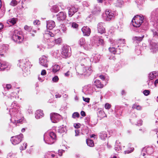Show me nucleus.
I'll return each mask as SVG.
<instances>
[{"mask_svg": "<svg viewBox=\"0 0 158 158\" xmlns=\"http://www.w3.org/2000/svg\"><path fill=\"white\" fill-rule=\"evenodd\" d=\"M56 136L53 132H48L44 135V140L45 143L48 144H52L56 141Z\"/></svg>", "mask_w": 158, "mask_h": 158, "instance_id": "3", "label": "nucleus"}, {"mask_svg": "<svg viewBox=\"0 0 158 158\" xmlns=\"http://www.w3.org/2000/svg\"><path fill=\"white\" fill-rule=\"evenodd\" d=\"M106 16H104V19L106 21H110L113 19L114 17L113 12L109 10H106Z\"/></svg>", "mask_w": 158, "mask_h": 158, "instance_id": "12", "label": "nucleus"}, {"mask_svg": "<svg viewBox=\"0 0 158 158\" xmlns=\"http://www.w3.org/2000/svg\"><path fill=\"white\" fill-rule=\"evenodd\" d=\"M12 40L18 44L21 43L23 40V38L22 36H21L18 35L17 31H15L12 37Z\"/></svg>", "mask_w": 158, "mask_h": 158, "instance_id": "7", "label": "nucleus"}, {"mask_svg": "<svg viewBox=\"0 0 158 158\" xmlns=\"http://www.w3.org/2000/svg\"><path fill=\"white\" fill-rule=\"evenodd\" d=\"M60 69V66L58 64H55L52 66V70L53 73H55L59 71Z\"/></svg>", "mask_w": 158, "mask_h": 158, "instance_id": "30", "label": "nucleus"}, {"mask_svg": "<svg viewBox=\"0 0 158 158\" xmlns=\"http://www.w3.org/2000/svg\"><path fill=\"white\" fill-rule=\"evenodd\" d=\"M98 43L97 44V45L98 46L100 45H102L103 43V40L101 38H99L98 39Z\"/></svg>", "mask_w": 158, "mask_h": 158, "instance_id": "50", "label": "nucleus"}, {"mask_svg": "<svg viewBox=\"0 0 158 158\" xmlns=\"http://www.w3.org/2000/svg\"><path fill=\"white\" fill-rule=\"evenodd\" d=\"M79 59L81 65L87 66L88 64H90V60L87 56L83 53H81Z\"/></svg>", "mask_w": 158, "mask_h": 158, "instance_id": "5", "label": "nucleus"}, {"mask_svg": "<svg viewBox=\"0 0 158 158\" xmlns=\"http://www.w3.org/2000/svg\"><path fill=\"white\" fill-rule=\"evenodd\" d=\"M47 28L51 30L55 27V22L53 20H49L47 22Z\"/></svg>", "mask_w": 158, "mask_h": 158, "instance_id": "21", "label": "nucleus"}, {"mask_svg": "<svg viewBox=\"0 0 158 158\" xmlns=\"http://www.w3.org/2000/svg\"><path fill=\"white\" fill-rule=\"evenodd\" d=\"M86 142L88 145L90 147H92L94 146V143L93 140L90 139H87L86 140Z\"/></svg>", "mask_w": 158, "mask_h": 158, "instance_id": "33", "label": "nucleus"}, {"mask_svg": "<svg viewBox=\"0 0 158 158\" xmlns=\"http://www.w3.org/2000/svg\"><path fill=\"white\" fill-rule=\"evenodd\" d=\"M67 131L66 126L64 125L60 126L58 127V132L59 133H62L66 132Z\"/></svg>", "mask_w": 158, "mask_h": 158, "instance_id": "25", "label": "nucleus"}, {"mask_svg": "<svg viewBox=\"0 0 158 158\" xmlns=\"http://www.w3.org/2000/svg\"><path fill=\"white\" fill-rule=\"evenodd\" d=\"M100 11V9L99 7H95L93 11L94 14H96Z\"/></svg>", "mask_w": 158, "mask_h": 158, "instance_id": "42", "label": "nucleus"}, {"mask_svg": "<svg viewBox=\"0 0 158 158\" xmlns=\"http://www.w3.org/2000/svg\"><path fill=\"white\" fill-rule=\"evenodd\" d=\"M40 64L41 65L47 67L48 66V61L47 57L45 56H43L39 59Z\"/></svg>", "mask_w": 158, "mask_h": 158, "instance_id": "16", "label": "nucleus"}, {"mask_svg": "<svg viewBox=\"0 0 158 158\" xmlns=\"http://www.w3.org/2000/svg\"><path fill=\"white\" fill-rule=\"evenodd\" d=\"M78 43L81 46H83L84 47V46L85 44V39L83 38H81L79 40Z\"/></svg>", "mask_w": 158, "mask_h": 158, "instance_id": "32", "label": "nucleus"}, {"mask_svg": "<svg viewBox=\"0 0 158 158\" xmlns=\"http://www.w3.org/2000/svg\"><path fill=\"white\" fill-rule=\"evenodd\" d=\"M93 46L91 45H90V44H85L84 46V48L86 50H88L90 49H91L92 48Z\"/></svg>", "mask_w": 158, "mask_h": 158, "instance_id": "44", "label": "nucleus"}, {"mask_svg": "<svg viewBox=\"0 0 158 158\" xmlns=\"http://www.w3.org/2000/svg\"><path fill=\"white\" fill-rule=\"evenodd\" d=\"M75 136H77L79 135V131L78 130L76 129L75 130Z\"/></svg>", "mask_w": 158, "mask_h": 158, "instance_id": "64", "label": "nucleus"}, {"mask_svg": "<svg viewBox=\"0 0 158 158\" xmlns=\"http://www.w3.org/2000/svg\"><path fill=\"white\" fill-rule=\"evenodd\" d=\"M132 108L133 109H135L138 110H140L142 109L141 107L139 105H137L136 104H134L132 106Z\"/></svg>", "mask_w": 158, "mask_h": 158, "instance_id": "43", "label": "nucleus"}, {"mask_svg": "<svg viewBox=\"0 0 158 158\" xmlns=\"http://www.w3.org/2000/svg\"><path fill=\"white\" fill-rule=\"evenodd\" d=\"M40 23V22L39 20H35L34 21L33 23L35 25H38Z\"/></svg>", "mask_w": 158, "mask_h": 158, "instance_id": "63", "label": "nucleus"}, {"mask_svg": "<svg viewBox=\"0 0 158 158\" xmlns=\"http://www.w3.org/2000/svg\"><path fill=\"white\" fill-rule=\"evenodd\" d=\"M44 115V114L42 110H36L35 113V117L36 119H39L42 117Z\"/></svg>", "mask_w": 158, "mask_h": 158, "instance_id": "22", "label": "nucleus"}, {"mask_svg": "<svg viewBox=\"0 0 158 158\" xmlns=\"http://www.w3.org/2000/svg\"><path fill=\"white\" fill-rule=\"evenodd\" d=\"M24 29L28 32L31 31L32 27L31 26H28L27 25H25L24 27Z\"/></svg>", "mask_w": 158, "mask_h": 158, "instance_id": "46", "label": "nucleus"}, {"mask_svg": "<svg viewBox=\"0 0 158 158\" xmlns=\"http://www.w3.org/2000/svg\"><path fill=\"white\" fill-rule=\"evenodd\" d=\"M122 108L119 106H116L115 107V112L116 114L121 115L122 113Z\"/></svg>", "mask_w": 158, "mask_h": 158, "instance_id": "26", "label": "nucleus"}, {"mask_svg": "<svg viewBox=\"0 0 158 158\" xmlns=\"http://www.w3.org/2000/svg\"><path fill=\"white\" fill-rule=\"evenodd\" d=\"M104 24V23L100 22L99 23L98 25V31L101 34L105 33L106 32L105 29L103 27Z\"/></svg>", "mask_w": 158, "mask_h": 158, "instance_id": "17", "label": "nucleus"}, {"mask_svg": "<svg viewBox=\"0 0 158 158\" xmlns=\"http://www.w3.org/2000/svg\"><path fill=\"white\" fill-rule=\"evenodd\" d=\"M99 136L100 138L103 140L106 139L107 137V134L105 131H102L100 133Z\"/></svg>", "mask_w": 158, "mask_h": 158, "instance_id": "29", "label": "nucleus"}, {"mask_svg": "<svg viewBox=\"0 0 158 158\" xmlns=\"http://www.w3.org/2000/svg\"><path fill=\"white\" fill-rule=\"evenodd\" d=\"M82 90L86 95H91L93 92V88L91 85L85 86Z\"/></svg>", "mask_w": 158, "mask_h": 158, "instance_id": "9", "label": "nucleus"}, {"mask_svg": "<svg viewBox=\"0 0 158 158\" xmlns=\"http://www.w3.org/2000/svg\"><path fill=\"white\" fill-rule=\"evenodd\" d=\"M62 40L60 38H58L57 39H55V44H59L61 43Z\"/></svg>", "mask_w": 158, "mask_h": 158, "instance_id": "51", "label": "nucleus"}, {"mask_svg": "<svg viewBox=\"0 0 158 158\" xmlns=\"http://www.w3.org/2000/svg\"><path fill=\"white\" fill-rule=\"evenodd\" d=\"M111 107V105L108 103H106L105 105V107L106 109H110Z\"/></svg>", "mask_w": 158, "mask_h": 158, "instance_id": "54", "label": "nucleus"}, {"mask_svg": "<svg viewBox=\"0 0 158 158\" xmlns=\"http://www.w3.org/2000/svg\"><path fill=\"white\" fill-rule=\"evenodd\" d=\"M67 9L68 10L69 16L70 17H71L78 10V6L76 5L68 7Z\"/></svg>", "mask_w": 158, "mask_h": 158, "instance_id": "10", "label": "nucleus"}, {"mask_svg": "<svg viewBox=\"0 0 158 158\" xmlns=\"http://www.w3.org/2000/svg\"><path fill=\"white\" fill-rule=\"evenodd\" d=\"M76 69L77 73L79 75H84L89 76L92 72V70L90 68L83 66V65L81 64L80 65L77 66Z\"/></svg>", "mask_w": 158, "mask_h": 158, "instance_id": "4", "label": "nucleus"}, {"mask_svg": "<svg viewBox=\"0 0 158 158\" xmlns=\"http://www.w3.org/2000/svg\"><path fill=\"white\" fill-rule=\"evenodd\" d=\"M151 48L153 50V51H156L158 49V47H156V44L152 43Z\"/></svg>", "mask_w": 158, "mask_h": 158, "instance_id": "49", "label": "nucleus"}, {"mask_svg": "<svg viewBox=\"0 0 158 158\" xmlns=\"http://www.w3.org/2000/svg\"><path fill=\"white\" fill-rule=\"evenodd\" d=\"M95 78H99L101 79H108L109 78L107 75L106 74H97L95 76Z\"/></svg>", "mask_w": 158, "mask_h": 158, "instance_id": "24", "label": "nucleus"}, {"mask_svg": "<svg viewBox=\"0 0 158 158\" xmlns=\"http://www.w3.org/2000/svg\"><path fill=\"white\" fill-rule=\"evenodd\" d=\"M27 146V143H24L21 146V147L20 148V150H23L26 149Z\"/></svg>", "mask_w": 158, "mask_h": 158, "instance_id": "53", "label": "nucleus"}, {"mask_svg": "<svg viewBox=\"0 0 158 158\" xmlns=\"http://www.w3.org/2000/svg\"><path fill=\"white\" fill-rule=\"evenodd\" d=\"M54 34L52 31H47L44 35V40L49 48H51L55 45Z\"/></svg>", "mask_w": 158, "mask_h": 158, "instance_id": "2", "label": "nucleus"}, {"mask_svg": "<svg viewBox=\"0 0 158 158\" xmlns=\"http://www.w3.org/2000/svg\"><path fill=\"white\" fill-rule=\"evenodd\" d=\"M64 152V150L62 149L59 150L58 151V154L59 156H61L62 155V154Z\"/></svg>", "mask_w": 158, "mask_h": 158, "instance_id": "57", "label": "nucleus"}, {"mask_svg": "<svg viewBox=\"0 0 158 158\" xmlns=\"http://www.w3.org/2000/svg\"><path fill=\"white\" fill-rule=\"evenodd\" d=\"M112 45L114 46V47L118 48L119 47V45L118 44V40H114L111 41Z\"/></svg>", "mask_w": 158, "mask_h": 158, "instance_id": "41", "label": "nucleus"}, {"mask_svg": "<svg viewBox=\"0 0 158 158\" xmlns=\"http://www.w3.org/2000/svg\"><path fill=\"white\" fill-rule=\"evenodd\" d=\"M146 152L148 154H151L153 152V149L151 147H148L147 148Z\"/></svg>", "mask_w": 158, "mask_h": 158, "instance_id": "48", "label": "nucleus"}, {"mask_svg": "<svg viewBox=\"0 0 158 158\" xmlns=\"http://www.w3.org/2000/svg\"><path fill=\"white\" fill-rule=\"evenodd\" d=\"M80 124L79 123L74 124L73 126L75 128L78 129L80 127Z\"/></svg>", "mask_w": 158, "mask_h": 158, "instance_id": "58", "label": "nucleus"}, {"mask_svg": "<svg viewBox=\"0 0 158 158\" xmlns=\"http://www.w3.org/2000/svg\"><path fill=\"white\" fill-rule=\"evenodd\" d=\"M16 22V19L15 18H13L11 19H9L7 21V23L9 24H10V25H14Z\"/></svg>", "mask_w": 158, "mask_h": 158, "instance_id": "36", "label": "nucleus"}, {"mask_svg": "<svg viewBox=\"0 0 158 158\" xmlns=\"http://www.w3.org/2000/svg\"><path fill=\"white\" fill-rule=\"evenodd\" d=\"M149 79H153L155 78L158 79V71H153L149 74Z\"/></svg>", "mask_w": 158, "mask_h": 158, "instance_id": "23", "label": "nucleus"}, {"mask_svg": "<svg viewBox=\"0 0 158 158\" xmlns=\"http://www.w3.org/2000/svg\"><path fill=\"white\" fill-rule=\"evenodd\" d=\"M78 26V25L75 23H73L72 24V27L73 28H77Z\"/></svg>", "mask_w": 158, "mask_h": 158, "instance_id": "56", "label": "nucleus"}, {"mask_svg": "<svg viewBox=\"0 0 158 158\" xmlns=\"http://www.w3.org/2000/svg\"><path fill=\"white\" fill-rule=\"evenodd\" d=\"M10 68V65L6 61L0 62V71L4 70L5 69L8 70Z\"/></svg>", "mask_w": 158, "mask_h": 158, "instance_id": "13", "label": "nucleus"}, {"mask_svg": "<svg viewBox=\"0 0 158 158\" xmlns=\"http://www.w3.org/2000/svg\"><path fill=\"white\" fill-rule=\"evenodd\" d=\"M118 44L119 45L120 44H125V39L122 40L121 39H119V40H118Z\"/></svg>", "mask_w": 158, "mask_h": 158, "instance_id": "52", "label": "nucleus"}, {"mask_svg": "<svg viewBox=\"0 0 158 158\" xmlns=\"http://www.w3.org/2000/svg\"><path fill=\"white\" fill-rule=\"evenodd\" d=\"M30 62L27 59L20 60L18 65L21 68L23 71V75L26 77L29 74L30 71L29 70L30 68Z\"/></svg>", "mask_w": 158, "mask_h": 158, "instance_id": "1", "label": "nucleus"}, {"mask_svg": "<svg viewBox=\"0 0 158 158\" xmlns=\"http://www.w3.org/2000/svg\"><path fill=\"white\" fill-rule=\"evenodd\" d=\"M81 30L84 35L89 36L91 33L90 29L87 26L83 27Z\"/></svg>", "mask_w": 158, "mask_h": 158, "instance_id": "20", "label": "nucleus"}, {"mask_svg": "<svg viewBox=\"0 0 158 158\" xmlns=\"http://www.w3.org/2000/svg\"><path fill=\"white\" fill-rule=\"evenodd\" d=\"M141 21H139L135 16L133 19L131 21L133 26L136 27H139L142 24Z\"/></svg>", "mask_w": 158, "mask_h": 158, "instance_id": "18", "label": "nucleus"}, {"mask_svg": "<svg viewBox=\"0 0 158 158\" xmlns=\"http://www.w3.org/2000/svg\"><path fill=\"white\" fill-rule=\"evenodd\" d=\"M80 116L79 114L77 112H74L72 114V117L73 118H79Z\"/></svg>", "mask_w": 158, "mask_h": 158, "instance_id": "47", "label": "nucleus"}, {"mask_svg": "<svg viewBox=\"0 0 158 158\" xmlns=\"http://www.w3.org/2000/svg\"><path fill=\"white\" fill-rule=\"evenodd\" d=\"M20 0H12L10 4L12 6H16L18 3L20 2Z\"/></svg>", "mask_w": 158, "mask_h": 158, "instance_id": "40", "label": "nucleus"}, {"mask_svg": "<svg viewBox=\"0 0 158 158\" xmlns=\"http://www.w3.org/2000/svg\"><path fill=\"white\" fill-rule=\"evenodd\" d=\"M120 143L117 140L115 142L114 149L118 152H119L121 150Z\"/></svg>", "mask_w": 158, "mask_h": 158, "instance_id": "28", "label": "nucleus"}, {"mask_svg": "<svg viewBox=\"0 0 158 158\" xmlns=\"http://www.w3.org/2000/svg\"><path fill=\"white\" fill-rule=\"evenodd\" d=\"M134 150V148H131V150H126V151H124V153H125V154L129 153H131L132 152H133Z\"/></svg>", "mask_w": 158, "mask_h": 158, "instance_id": "59", "label": "nucleus"}, {"mask_svg": "<svg viewBox=\"0 0 158 158\" xmlns=\"http://www.w3.org/2000/svg\"><path fill=\"white\" fill-rule=\"evenodd\" d=\"M144 36H143L141 37L140 36H135L134 37L132 38V40L134 41H136L137 42H140L142 40Z\"/></svg>", "mask_w": 158, "mask_h": 158, "instance_id": "31", "label": "nucleus"}, {"mask_svg": "<svg viewBox=\"0 0 158 158\" xmlns=\"http://www.w3.org/2000/svg\"><path fill=\"white\" fill-rule=\"evenodd\" d=\"M102 81H101L99 80H96L94 82V84L96 86L97 88H101L103 87L104 83H105V85L107 83L106 80H102Z\"/></svg>", "mask_w": 158, "mask_h": 158, "instance_id": "11", "label": "nucleus"}, {"mask_svg": "<svg viewBox=\"0 0 158 158\" xmlns=\"http://www.w3.org/2000/svg\"><path fill=\"white\" fill-rule=\"evenodd\" d=\"M62 54L64 57H69L71 55L70 48L69 46H64L62 49Z\"/></svg>", "mask_w": 158, "mask_h": 158, "instance_id": "8", "label": "nucleus"}, {"mask_svg": "<svg viewBox=\"0 0 158 158\" xmlns=\"http://www.w3.org/2000/svg\"><path fill=\"white\" fill-rule=\"evenodd\" d=\"M60 116L57 113H53L50 114V119L52 123H56L58 122L60 118Z\"/></svg>", "mask_w": 158, "mask_h": 158, "instance_id": "14", "label": "nucleus"}, {"mask_svg": "<svg viewBox=\"0 0 158 158\" xmlns=\"http://www.w3.org/2000/svg\"><path fill=\"white\" fill-rule=\"evenodd\" d=\"M83 100L84 101L87 103H88L89 102L90 98H85L84 97H83Z\"/></svg>", "mask_w": 158, "mask_h": 158, "instance_id": "60", "label": "nucleus"}, {"mask_svg": "<svg viewBox=\"0 0 158 158\" xmlns=\"http://www.w3.org/2000/svg\"><path fill=\"white\" fill-rule=\"evenodd\" d=\"M85 121L86 124H88L89 126H92L95 124H93L91 123L90 122V118L89 117H86L85 120Z\"/></svg>", "mask_w": 158, "mask_h": 158, "instance_id": "35", "label": "nucleus"}, {"mask_svg": "<svg viewBox=\"0 0 158 158\" xmlns=\"http://www.w3.org/2000/svg\"><path fill=\"white\" fill-rule=\"evenodd\" d=\"M59 10V6H53L52 8L51 9V11L52 12L56 13Z\"/></svg>", "mask_w": 158, "mask_h": 158, "instance_id": "38", "label": "nucleus"}, {"mask_svg": "<svg viewBox=\"0 0 158 158\" xmlns=\"http://www.w3.org/2000/svg\"><path fill=\"white\" fill-rule=\"evenodd\" d=\"M93 56V59L95 63L98 62L101 57V56L98 54H94Z\"/></svg>", "mask_w": 158, "mask_h": 158, "instance_id": "27", "label": "nucleus"}, {"mask_svg": "<svg viewBox=\"0 0 158 158\" xmlns=\"http://www.w3.org/2000/svg\"><path fill=\"white\" fill-rule=\"evenodd\" d=\"M109 50L110 52L113 53L114 54L116 53L120 54L121 52H123L122 50L114 47L110 48Z\"/></svg>", "mask_w": 158, "mask_h": 158, "instance_id": "19", "label": "nucleus"}, {"mask_svg": "<svg viewBox=\"0 0 158 158\" xmlns=\"http://www.w3.org/2000/svg\"><path fill=\"white\" fill-rule=\"evenodd\" d=\"M64 75L65 77L69 78H71L72 76V73L69 71L64 73Z\"/></svg>", "mask_w": 158, "mask_h": 158, "instance_id": "39", "label": "nucleus"}, {"mask_svg": "<svg viewBox=\"0 0 158 158\" xmlns=\"http://www.w3.org/2000/svg\"><path fill=\"white\" fill-rule=\"evenodd\" d=\"M135 17L139 21H141L142 23H143L144 18L143 17H141L139 15H137L135 16Z\"/></svg>", "mask_w": 158, "mask_h": 158, "instance_id": "45", "label": "nucleus"}, {"mask_svg": "<svg viewBox=\"0 0 158 158\" xmlns=\"http://www.w3.org/2000/svg\"><path fill=\"white\" fill-rule=\"evenodd\" d=\"M17 105V102L15 101H14L12 103L11 106L14 107L15 106H16Z\"/></svg>", "mask_w": 158, "mask_h": 158, "instance_id": "62", "label": "nucleus"}, {"mask_svg": "<svg viewBox=\"0 0 158 158\" xmlns=\"http://www.w3.org/2000/svg\"><path fill=\"white\" fill-rule=\"evenodd\" d=\"M57 19L59 21H63L64 20L66 17V15L65 12L61 11L56 15Z\"/></svg>", "mask_w": 158, "mask_h": 158, "instance_id": "15", "label": "nucleus"}, {"mask_svg": "<svg viewBox=\"0 0 158 158\" xmlns=\"http://www.w3.org/2000/svg\"><path fill=\"white\" fill-rule=\"evenodd\" d=\"M45 158H57V156L51 153H49L46 155Z\"/></svg>", "mask_w": 158, "mask_h": 158, "instance_id": "34", "label": "nucleus"}, {"mask_svg": "<svg viewBox=\"0 0 158 158\" xmlns=\"http://www.w3.org/2000/svg\"><path fill=\"white\" fill-rule=\"evenodd\" d=\"M154 37L158 39V30L155 29L152 30Z\"/></svg>", "mask_w": 158, "mask_h": 158, "instance_id": "37", "label": "nucleus"}, {"mask_svg": "<svg viewBox=\"0 0 158 158\" xmlns=\"http://www.w3.org/2000/svg\"><path fill=\"white\" fill-rule=\"evenodd\" d=\"M82 4L84 6L87 7L89 6L88 2L86 1H84L82 2Z\"/></svg>", "mask_w": 158, "mask_h": 158, "instance_id": "61", "label": "nucleus"}, {"mask_svg": "<svg viewBox=\"0 0 158 158\" xmlns=\"http://www.w3.org/2000/svg\"><path fill=\"white\" fill-rule=\"evenodd\" d=\"M150 93V91L148 90H145L143 91V94L145 96L148 95Z\"/></svg>", "mask_w": 158, "mask_h": 158, "instance_id": "55", "label": "nucleus"}, {"mask_svg": "<svg viewBox=\"0 0 158 158\" xmlns=\"http://www.w3.org/2000/svg\"><path fill=\"white\" fill-rule=\"evenodd\" d=\"M23 138V134H20L19 135L12 137L10 141L14 145H16L19 143L22 140Z\"/></svg>", "mask_w": 158, "mask_h": 158, "instance_id": "6", "label": "nucleus"}]
</instances>
